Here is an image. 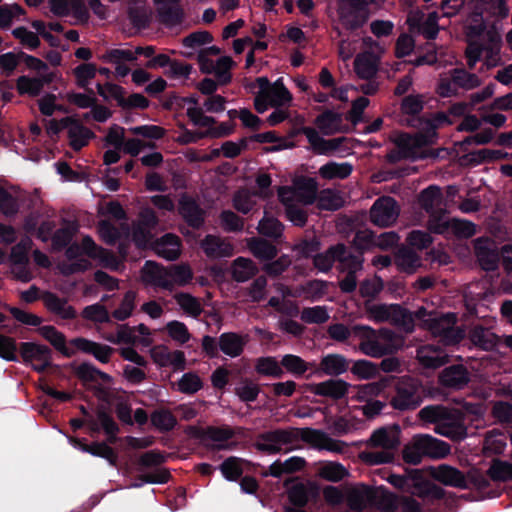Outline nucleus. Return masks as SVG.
<instances>
[{
	"instance_id": "obj_63",
	"label": "nucleus",
	"mask_w": 512,
	"mask_h": 512,
	"mask_svg": "<svg viewBox=\"0 0 512 512\" xmlns=\"http://www.w3.org/2000/svg\"><path fill=\"white\" fill-rule=\"evenodd\" d=\"M320 475L327 481L339 482L348 476L349 472L342 464L329 462L321 468Z\"/></svg>"
},
{
	"instance_id": "obj_30",
	"label": "nucleus",
	"mask_w": 512,
	"mask_h": 512,
	"mask_svg": "<svg viewBox=\"0 0 512 512\" xmlns=\"http://www.w3.org/2000/svg\"><path fill=\"white\" fill-rule=\"evenodd\" d=\"M145 266L150 267L146 274L148 281L152 285L168 291L174 290L169 268H164L163 266H160L151 261H147Z\"/></svg>"
},
{
	"instance_id": "obj_22",
	"label": "nucleus",
	"mask_w": 512,
	"mask_h": 512,
	"mask_svg": "<svg viewBox=\"0 0 512 512\" xmlns=\"http://www.w3.org/2000/svg\"><path fill=\"white\" fill-rule=\"evenodd\" d=\"M375 498L376 493L372 487L360 484L348 491L346 503L352 511L362 512Z\"/></svg>"
},
{
	"instance_id": "obj_61",
	"label": "nucleus",
	"mask_w": 512,
	"mask_h": 512,
	"mask_svg": "<svg viewBox=\"0 0 512 512\" xmlns=\"http://www.w3.org/2000/svg\"><path fill=\"white\" fill-rule=\"evenodd\" d=\"M387 408H390L389 403L372 398L359 407L363 416L368 420L374 419L380 414H389L390 411H386Z\"/></svg>"
},
{
	"instance_id": "obj_7",
	"label": "nucleus",
	"mask_w": 512,
	"mask_h": 512,
	"mask_svg": "<svg viewBox=\"0 0 512 512\" xmlns=\"http://www.w3.org/2000/svg\"><path fill=\"white\" fill-rule=\"evenodd\" d=\"M352 332L361 339L359 349L365 355L380 358L393 352V346L379 341L376 331L370 326L355 325Z\"/></svg>"
},
{
	"instance_id": "obj_49",
	"label": "nucleus",
	"mask_w": 512,
	"mask_h": 512,
	"mask_svg": "<svg viewBox=\"0 0 512 512\" xmlns=\"http://www.w3.org/2000/svg\"><path fill=\"white\" fill-rule=\"evenodd\" d=\"M260 393L258 384L253 383L249 378H242L235 387V394L242 402H254Z\"/></svg>"
},
{
	"instance_id": "obj_29",
	"label": "nucleus",
	"mask_w": 512,
	"mask_h": 512,
	"mask_svg": "<svg viewBox=\"0 0 512 512\" xmlns=\"http://www.w3.org/2000/svg\"><path fill=\"white\" fill-rule=\"evenodd\" d=\"M18 350L25 364L52 358V350L48 346L35 342H21Z\"/></svg>"
},
{
	"instance_id": "obj_34",
	"label": "nucleus",
	"mask_w": 512,
	"mask_h": 512,
	"mask_svg": "<svg viewBox=\"0 0 512 512\" xmlns=\"http://www.w3.org/2000/svg\"><path fill=\"white\" fill-rule=\"evenodd\" d=\"M471 342L486 351L492 350L497 344V336L489 329L476 325L469 332Z\"/></svg>"
},
{
	"instance_id": "obj_31",
	"label": "nucleus",
	"mask_w": 512,
	"mask_h": 512,
	"mask_svg": "<svg viewBox=\"0 0 512 512\" xmlns=\"http://www.w3.org/2000/svg\"><path fill=\"white\" fill-rule=\"evenodd\" d=\"M442 201L443 194L441 188L437 185H429L418 196L419 205L427 214L439 211L440 207L437 208L436 206L440 205Z\"/></svg>"
},
{
	"instance_id": "obj_59",
	"label": "nucleus",
	"mask_w": 512,
	"mask_h": 512,
	"mask_svg": "<svg viewBox=\"0 0 512 512\" xmlns=\"http://www.w3.org/2000/svg\"><path fill=\"white\" fill-rule=\"evenodd\" d=\"M487 474L494 481L512 480V463L496 460L488 469Z\"/></svg>"
},
{
	"instance_id": "obj_42",
	"label": "nucleus",
	"mask_w": 512,
	"mask_h": 512,
	"mask_svg": "<svg viewBox=\"0 0 512 512\" xmlns=\"http://www.w3.org/2000/svg\"><path fill=\"white\" fill-rule=\"evenodd\" d=\"M452 82L458 88L465 90L474 89L480 86L481 81L476 74L466 71L464 68H454L450 71Z\"/></svg>"
},
{
	"instance_id": "obj_41",
	"label": "nucleus",
	"mask_w": 512,
	"mask_h": 512,
	"mask_svg": "<svg viewBox=\"0 0 512 512\" xmlns=\"http://www.w3.org/2000/svg\"><path fill=\"white\" fill-rule=\"evenodd\" d=\"M337 262L340 264V271L357 274V272L363 269L364 257L359 251L358 253H352L344 244L343 254Z\"/></svg>"
},
{
	"instance_id": "obj_26",
	"label": "nucleus",
	"mask_w": 512,
	"mask_h": 512,
	"mask_svg": "<svg viewBox=\"0 0 512 512\" xmlns=\"http://www.w3.org/2000/svg\"><path fill=\"white\" fill-rule=\"evenodd\" d=\"M343 251L344 243L331 245L325 252H318L313 256V266L319 272L328 273L343 254Z\"/></svg>"
},
{
	"instance_id": "obj_2",
	"label": "nucleus",
	"mask_w": 512,
	"mask_h": 512,
	"mask_svg": "<svg viewBox=\"0 0 512 512\" xmlns=\"http://www.w3.org/2000/svg\"><path fill=\"white\" fill-rule=\"evenodd\" d=\"M391 381L393 392L390 395L389 406L393 410L405 412L417 409L422 401V384L420 380L411 376H403L400 378L386 377L377 385H368L365 387L370 393L378 394L380 392L379 385L386 386V382Z\"/></svg>"
},
{
	"instance_id": "obj_44",
	"label": "nucleus",
	"mask_w": 512,
	"mask_h": 512,
	"mask_svg": "<svg viewBox=\"0 0 512 512\" xmlns=\"http://www.w3.org/2000/svg\"><path fill=\"white\" fill-rule=\"evenodd\" d=\"M255 370L258 374L270 376L273 378H281L284 371L281 367V361L278 362L275 357H260L256 361Z\"/></svg>"
},
{
	"instance_id": "obj_56",
	"label": "nucleus",
	"mask_w": 512,
	"mask_h": 512,
	"mask_svg": "<svg viewBox=\"0 0 512 512\" xmlns=\"http://www.w3.org/2000/svg\"><path fill=\"white\" fill-rule=\"evenodd\" d=\"M300 317L307 324H323L330 318L325 306L306 307Z\"/></svg>"
},
{
	"instance_id": "obj_64",
	"label": "nucleus",
	"mask_w": 512,
	"mask_h": 512,
	"mask_svg": "<svg viewBox=\"0 0 512 512\" xmlns=\"http://www.w3.org/2000/svg\"><path fill=\"white\" fill-rule=\"evenodd\" d=\"M168 335L176 342L185 344L190 340L191 334L187 326L180 321L172 320L166 324Z\"/></svg>"
},
{
	"instance_id": "obj_54",
	"label": "nucleus",
	"mask_w": 512,
	"mask_h": 512,
	"mask_svg": "<svg viewBox=\"0 0 512 512\" xmlns=\"http://www.w3.org/2000/svg\"><path fill=\"white\" fill-rule=\"evenodd\" d=\"M80 247L82 253L86 254L91 258H100L101 260H108V258L114 259L112 253L98 246L92 239V237H90L89 235H86L82 238Z\"/></svg>"
},
{
	"instance_id": "obj_52",
	"label": "nucleus",
	"mask_w": 512,
	"mask_h": 512,
	"mask_svg": "<svg viewBox=\"0 0 512 512\" xmlns=\"http://www.w3.org/2000/svg\"><path fill=\"white\" fill-rule=\"evenodd\" d=\"M484 6V11L491 17L497 20H504L510 14L508 0H487L480 1Z\"/></svg>"
},
{
	"instance_id": "obj_53",
	"label": "nucleus",
	"mask_w": 512,
	"mask_h": 512,
	"mask_svg": "<svg viewBox=\"0 0 512 512\" xmlns=\"http://www.w3.org/2000/svg\"><path fill=\"white\" fill-rule=\"evenodd\" d=\"M97 92L104 100H108L109 98L114 99L119 107L124 103L126 91L118 84L107 82L102 85L101 83H98Z\"/></svg>"
},
{
	"instance_id": "obj_19",
	"label": "nucleus",
	"mask_w": 512,
	"mask_h": 512,
	"mask_svg": "<svg viewBox=\"0 0 512 512\" xmlns=\"http://www.w3.org/2000/svg\"><path fill=\"white\" fill-rule=\"evenodd\" d=\"M45 308L52 314L63 320H73L77 317V311L71 305H68L66 298L59 297L56 293L46 291L42 295Z\"/></svg>"
},
{
	"instance_id": "obj_21",
	"label": "nucleus",
	"mask_w": 512,
	"mask_h": 512,
	"mask_svg": "<svg viewBox=\"0 0 512 512\" xmlns=\"http://www.w3.org/2000/svg\"><path fill=\"white\" fill-rule=\"evenodd\" d=\"M351 362L352 360L347 359L342 354H327L321 358L315 373L321 372L327 376L338 377L349 370Z\"/></svg>"
},
{
	"instance_id": "obj_43",
	"label": "nucleus",
	"mask_w": 512,
	"mask_h": 512,
	"mask_svg": "<svg viewBox=\"0 0 512 512\" xmlns=\"http://www.w3.org/2000/svg\"><path fill=\"white\" fill-rule=\"evenodd\" d=\"M267 97H269L270 106L274 108H279L292 101V94L284 85L282 78L277 79L272 84V88Z\"/></svg>"
},
{
	"instance_id": "obj_25",
	"label": "nucleus",
	"mask_w": 512,
	"mask_h": 512,
	"mask_svg": "<svg viewBox=\"0 0 512 512\" xmlns=\"http://www.w3.org/2000/svg\"><path fill=\"white\" fill-rule=\"evenodd\" d=\"M74 446L80 448L82 451L87 452L93 456L106 459L111 465H115L117 461V454L114 449L106 442H93L91 444L84 443V439L71 438Z\"/></svg>"
},
{
	"instance_id": "obj_32",
	"label": "nucleus",
	"mask_w": 512,
	"mask_h": 512,
	"mask_svg": "<svg viewBox=\"0 0 512 512\" xmlns=\"http://www.w3.org/2000/svg\"><path fill=\"white\" fill-rule=\"evenodd\" d=\"M257 272L258 268L251 259L238 257L232 263L231 274L236 282H246L253 278Z\"/></svg>"
},
{
	"instance_id": "obj_14",
	"label": "nucleus",
	"mask_w": 512,
	"mask_h": 512,
	"mask_svg": "<svg viewBox=\"0 0 512 512\" xmlns=\"http://www.w3.org/2000/svg\"><path fill=\"white\" fill-rule=\"evenodd\" d=\"M70 345L84 354L93 356L102 364L108 363L111 359V356L116 351L115 348L109 345L95 342L84 337H76L71 339Z\"/></svg>"
},
{
	"instance_id": "obj_4",
	"label": "nucleus",
	"mask_w": 512,
	"mask_h": 512,
	"mask_svg": "<svg viewBox=\"0 0 512 512\" xmlns=\"http://www.w3.org/2000/svg\"><path fill=\"white\" fill-rule=\"evenodd\" d=\"M450 452L451 447L447 442L428 434H419L404 448L403 459L408 464L418 465L424 457L442 459Z\"/></svg>"
},
{
	"instance_id": "obj_45",
	"label": "nucleus",
	"mask_w": 512,
	"mask_h": 512,
	"mask_svg": "<svg viewBox=\"0 0 512 512\" xmlns=\"http://www.w3.org/2000/svg\"><path fill=\"white\" fill-rule=\"evenodd\" d=\"M317 197V183L313 178H303L297 183L296 198L305 205H312Z\"/></svg>"
},
{
	"instance_id": "obj_50",
	"label": "nucleus",
	"mask_w": 512,
	"mask_h": 512,
	"mask_svg": "<svg viewBox=\"0 0 512 512\" xmlns=\"http://www.w3.org/2000/svg\"><path fill=\"white\" fill-rule=\"evenodd\" d=\"M137 293L134 290H128L120 303V306L112 312V317L118 321L128 319L135 308Z\"/></svg>"
},
{
	"instance_id": "obj_13",
	"label": "nucleus",
	"mask_w": 512,
	"mask_h": 512,
	"mask_svg": "<svg viewBox=\"0 0 512 512\" xmlns=\"http://www.w3.org/2000/svg\"><path fill=\"white\" fill-rule=\"evenodd\" d=\"M474 251L481 268L494 271L499 265V252L494 243L487 237H479L474 241Z\"/></svg>"
},
{
	"instance_id": "obj_18",
	"label": "nucleus",
	"mask_w": 512,
	"mask_h": 512,
	"mask_svg": "<svg viewBox=\"0 0 512 512\" xmlns=\"http://www.w3.org/2000/svg\"><path fill=\"white\" fill-rule=\"evenodd\" d=\"M431 477L445 486L456 488H466V477L462 471L456 467L440 464L437 467H432L430 472Z\"/></svg>"
},
{
	"instance_id": "obj_12",
	"label": "nucleus",
	"mask_w": 512,
	"mask_h": 512,
	"mask_svg": "<svg viewBox=\"0 0 512 512\" xmlns=\"http://www.w3.org/2000/svg\"><path fill=\"white\" fill-rule=\"evenodd\" d=\"M62 126L68 127L67 134L69 145L74 151H80L83 147L88 145L91 139L95 138L94 132L84 126L81 121L74 116L62 118Z\"/></svg>"
},
{
	"instance_id": "obj_20",
	"label": "nucleus",
	"mask_w": 512,
	"mask_h": 512,
	"mask_svg": "<svg viewBox=\"0 0 512 512\" xmlns=\"http://www.w3.org/2000/svg\"><path fill=\"white\" fill-rule=\"evenodd\" d=\"M249 341V336L236 332H224L218 337L220 351L231 358L239 357Z\"/></svg>"
},
{
	"instance_id": "obj_16",
	"label": "nucleus",
	"mask_w": 512,
	"mask_h": 512,
	"mask_svg": "<svg viewBox=\"0 0 512 512\" xmlns=\"http://www.w3.org/2000/svg\"><path fill=\"white\" fill-rule=\"evenodd\" d=\"M186 432L191 438L201 442L208 440L213 442H225L235 436L234 430L227 425L221 427L208 426L206 428L191 425L187 427Z\"/></svg>"
},
{
	"instance_id": "obj_1",
	"label": "nucleus",
	"mask_w": 512,
	"mask_h": 512,
	"mask_svg": "<svg viewBox=\"0 0 512 512\" xmlns=\"http://www.w3.org/2000/svg\"><path fill=\"white\" fill-rule=\"evenodd\" d=\"M299 439L330 452L341 453L346 446L343 441L331 438L322 430L289 427L265 431L259 434L255 447L257 450L267 454H278L282 451L283 445L293 444Z\"/></svg>"
},
{
	"instance_id": "obj_33",
	"label": "nucleus",
	"mask_w": 512,
	"mask_h": 512,
	"mask_svg": "<svg viewBox=\"0 0 512 512\" xmlns=\"http://www.w3.org/2000/svg\"><path fill=\"white\" fill-rule=\"evenodd\" d=\"M388 322L406 333H412L414 331L413 314L400 304H393Z\"/></svg>"
},
{
	"instance_id": "obj_62",
	"label": "nucleus",
	"mask_w": 512,
	"mask_h": 512,
	"mask_svg": "<svg viewBox=\"0 0 512 512\" xmlns=\"http://www.w3.org/2000/svg\"><path fill=\"white\" fill-rule=\"evenodd\" d=\"M96 73V65L92 63L80 64L73 70L78 87L83 89H87L89 81L95 78Z\"/></svg>"
},
{
	"instance_id": "obj_38",
	"label": "nucleus",
	"mask_w": 512,
	"mask_h": 512,
	"mask_svg": "<svg viewBox=\"0 0 512 512\" xmlns=\"http://www.w3.org/2000/svg\"><path fill=\"white\" fill-rule=\"evenodd\" d=\"M151 424L160 432H169L177 425V419L173 413L164 407L155 409L150 415Z\"/></svg>"
},
{
	"instance_id": "obj_37",
	"label": "nucleus",
	"mask_w": 512,
	"mask_h": 512,
	"mask_svg": "<svg viewBox=\"0 0 512 512\" xmlns=\"http://www.w3.org/2000/svg\"><path fill=\"white\" fill-rule=\"evenodd\" d=\"M64 226L57 229L52 235L51 241L55 251H62L72 241L78 227L74 222L64 221Z\"/></svg>"
},
{
	"instance_id": "obj_17",
	"label": "nucleus",
	"mask_w": 512,
	"mask_h": 512,
	"mask_svg": "<svg viewBox=\"0 0 512 512\" xmlns=\"http://www.w3.org/2000/svg\"><path fill=\"white\" fill-rule=\"evenodd\" d=\"M178 211L184 221L192 229H200L205 222V212L197 203V201L187 195L179 200Z\"/></svg>"
},
{
	"instance_id": "obj_23",
	"label": "nucleus",
	"mask_w": 512,
	"mask_h": 512,
	"mask_svg": "<svg viewBox=\"0 0 512 512\" xmlns=\"http://www.w3.org/2000/svg\"><path fill=\"white\" fill-rule=\"evenodd\" d=\"M49 5L51 12L57 16H67L71 11L81 21H87L89 18L83 0H49Z\"/></svg>"
},
{
	"instance_id": "obj_28",
	"label": "nucleus",
	"mask_w": 512,
	"mask_h": 512,
	"mask_svg": "<svg viewBox=\"0 0 512 512\" xmlns=\"http://www.w3.org/2000/svg\"><path fill=\"white\" fill-rule=\"evenodd\" d=\"M40 335L46 339L63 356L71 358L75 355V350L67 347L65 335L58 331L52 325L41 326L38 329Z\"/></svg>"
},
{
	"instance_id": "obj_8",
	"label": "nucleus",
	"mask_w": 512,
	"mask_h": 512,
	"mask_svg": "<svg viewBox=\"0 0 512 512\" xmlns=\"http://www.w3.org/2000/svg\"><path fill=\"white\" fill-rule=\"evenodd\" d=\"M399 206L390 196L378 198L370 209V220L379 227H388L398 218Z\"/></svg>"
},
{
	"instance_id": "obj_51",
	"label": "nucleus",
	"mask_w": 512,
	"mask_h": 512,
	"mask_svg": "<svg viewBox=\"0 0 512 512\" xmlns=\"http://www.w3.org/2000/svg\"><path fill=\"white\" fill-rule=\"evenodd\" d=\"M351 363L349 370L359 379H372L378 375V365L371 361L360 359Z\"/></svg>"
},
{
	"instance_id": "obj_36",
	"label": "nucleus",
	"mask_w": 512,
	"mask_h": 512,
	"mask_svg": "<svg viewBox=\"0 0 512 512\" xmlns=\"http://www.w3.org/2000/svg\"><path fill=\"white\" fill-rule=\"evenodd\" d=\"M353 171V166L348 163H337L334 161L327 162L322 165L319 169V175L323 179H346L348 178Z\"/></svg>"
},
{
	"instance_id": "obj_48",
	"label": "nucleus",
	"mask_w": 512,
	"mask_h": 512,
	"mask_svg": "<svg viewBox=\"0 0 512 512\" xmlns=\"http://www.w3.org/2000/svg\"><path fill=\"white\" fill-rule=\"evenodd\" d=\"M242 463L240 458L230 456L221 463L219 468L228 481H237L243 474Z\"/></svg>"
},
{
	"instance_id": "obj_10",
	"label": "nucleus",
	"mask_w": 512,
	"mask_h": 512,
	"mask_svg": "<svg viewBox=\"0 0 512 512\" xmlns=\"http://www.w3.org/2000/svg\"><path fill=\"white\" fill-rule=\"evenodd\" d=\"M470 380V372L463 364L446 366L438 376V382L442 387L454 391L464 389L469 384Z\"/></svg>"
},
{
	"instance_id": "obj_27",
	"label": "nucleus",
	"mask_w": 512,
	"mask_h": 512,
	"mask_svg": "<svg viewBox=\"0 0 512 512\" xmlns=\"http://www.w3.org/2000/svg\"><path fill=\"white\" fill-rule=\"evenodd\" d=\"M181 239L173 234L166 233L155 243V251L166 260L174 261L180 255Z\"/></svg>"
},
{
	"instance_id": "obj_5",
	"label": "nucleus",
	"mask_w": 512,
	"mask_h": 512,
	"mask_svg": "<svg viewBox=\"0 0 512 512\" xmlns=\"http://www.w3.org/2000/svg\"><path fill=\"white\" fill-rule=\"evenodd\" d=\"M399 427L394 429L385 427L374 431L369 439V444L373 447H381L383 451H372L364 454V459L370 464L390 463L394 459L392 450L396 449L399 444Z\"/></svg>"
},
{
	"instance_id": "obj_9",
	"label": "nucleus",
	"mask_w": 512,
	"mask_h": 512,
	"mask_svg": "<svg viewBox=\"0 0 512 512\" xmlns=\"http://www.w3.org/2000/svg\"><path fill=\"white\" fill-rule=\"evenodd\" d=\"M425 106L424 96L421 94H410L404 96L400 104L401 113L406 116L402 123L408 127L419 128L424 123L431 125L429 120L421 117Z\"/></svg>"
},
{
	"instance_id": "obj_6",
	"label": "nucleus",
	"mask_w": 512,
	"mask_h": 512,
	"mask_svg": "<svg viewBox=\"0 0 512 512\" xmlns=\"http://www.w3.org/2000/svg\"><path fill=\"white\" fill-rule=\"evenodd\" d=\"M337 12L340 23L348 31L360 29L369 19V11L361 0H343Z\"/></svg>"
},
{
	"instance_id": "obj_47",
	"label": "nucleus",
	"mask_w": 512,
	"mask_h": 512,
	"mask_svg": "<svg viewBox=\"0 0 512 512\" xmlns=\"http://www.w3.org/2000/svg\"><path fill=\"white\" fill-rule=\"evenodd\" d=\"M250 250L260 260H273L278 253L276 246L265 239H254Z\"/></svg>"
},
{
	"instance_id": "obj_46",
	"label": "nucleus",
	"mask_w": 512,
	"mask_h": 512,
	"mask_svg": "<svg viewBox=\"0 0 512 512\" xmlns=\"http://www.w3.org/2000/svg\"><path fill=\"white\" fill-rule=\"evenodd\" d=\"M174 299L181 309L194 318H198L203 309L199 300L186 292H179L174 295Z\"/></svg>"
},
{
	"instance_id": "obj_40",
	"label": "nucleus",
	"mask_w": 512,
	"mask_h": 512,
	"mask_svg": "<svg viewBox=\"0 0 512 512\" xmlns=\"http://www.w3.org/2000/svg\"><path fill=\"white\" fill-rule=\"evenodd\" d=\"M314 364L298 355L286 354L281 358V367L296 378L303 376Z\"/></svg>"
},
{
	"instance_id": "obj_15",
	"label": "nucleus",
	"mask_w": 512,
	"mask_h": 512,
	"mask_svg": "<svg viewBox=\"0 0 512 512\" xmlns=\"http://www.w3.org/2000/svg\"><path fill=\"white\" fill-rule=\"evenodd\" d=\"M350 386L351 385L343 379L330 378L323 382L312 384L310 386V392L316 396L330 398L337 402L348 395Z\"/></svg>"
},
{
	"instance_id": "obj_58",
	"label": "nucleus",
	"mask_w": 512,
	"mask_h": 512,
	"mask_svg": "<svg viewBox=\"0 0 512 512\" xmlns=\"http://www.w3.org/2000/svg\"><path fill=\"white\" fill-rule=\"evenodd\" d=\"M82 317L95 323H109L111 321L108 310L99 303L86 306L82 311Z\"/></svg>"
},
{
	"instance_id": "obj_3",
	"label": "nucleus",
	"mask_w": 512,
	"mask_h": 512,
	"mask_svg": "<svg viewBox=\"0 0 512 512\" xmlns=\"http://www.w3.org/2000/svg\"><path fill=\"white\" fill-rule=\"evenodd\" d=\"M419 418L424 422L437 424L436 432L454 441L462 440L467 435L462 424V414L456 409L442 405H428L419 411Z\"/></svg>"
},
{
	"instance_id": "obj_39",
	"label": "nucleus",
	"mask_w": 512,
	"mask_h": 512,
	"mask_svg": "<svg viewBox=\"0 0 512 512\" xmlns=\"http://www.w3.org/2000/svg\"><path fill=\"white\" fill-rule=\"evenodd\" d=\"M342 123V115L330 109H326L315 119V125L325 135H331L338 131V127Z\"/></svg>"
},
{
	"instance_id": "obj_11",
	"label": "nucleus",
	"mask_w": 512,
	"mask_h": 512,
	"mask_svg": "<svg viewBox=\"0 0 512 512\" xmlns=\"http://www.w3.org/2000/svg\"><path fill=\"white\" fill-rule=\"evenodd\" d=\"M157 6V20L166 28H174L181 25L185 13L180 5V0H153Z\"/></svg>"
},
{
	"instance_id": "obj_57",
	"label": "nucleus",
	"mask_w": 512,
	"mask_h": 512,
	"mask_svg": "<svg viewBox=\"0 0 512 512\" xmlns=\"http://www.w3.org/2000/svg\"><path fill=\"white\" fill-rule=\"evenodd\" d=\"M284 225L274 217L263 218L258 225V231L261 235L278 239L282 236Z\"/></svg>"
},
{
	"instance_id": "obj_35",
	"label": "nucleus",
	"mask_w": 512,
	"mask_h": 512,
	"mask_svg": "<svg viewBox=\"0 0 512 512\" xmlns=\"http://www.w3.org/2000/svg\"><path fill=\"white\" fill-rule=\"evenodd\" d=\"M395 264L399 271L413 274L421 266V258L411 249H401L395 256Z\"/></svg>"
},
{
	"instance_id": "obj_60",
	"label": "nucleus",
	"mask_w": 512,
	"mask_h": 512,
	"mask_svg": "<svg viewBox=\"0 0 512 512\" xmlns=\"http://www.w3.org/2000/svg\"><path fill=\"white\" fill-rule=\"evenodd\" d=\"M128 19L137 29H146L150 25V14L144 6H131L127 11Z\"/></svg>"
},
{
	"instance_id": "obj_24",
	"label": "nucleus",
	"mask_w": 512,
	"mask_h": 512,
	"mask_svg": "<svg viewBox=\"0 0 512 512\" xmlns=\"http://www.w3.org/2000/svg\"><path fill=\"white\" fill-rule=\"evenodd\" d=\"M201 249L204 251L208 258H221L231 256L233 247L231 244L225 242L220 237L208 234L200 243Z\"/></svg>"
},
{
	"instance_id": "obj_55",
	"label": "nucleus",
	"mask_w": 512,
	"mask_h": 512,
	"mask_svg": "<svg viewBox=\"0 0 512 512\" xmlns=\"http://www.w3.org/2000/svg\"><path fill=\"white\" fill-rule=\"evenodd\" d=\"M16 89L20 95L37 97L42 92V84L37 78L22 75L16 80Z\"/></svg>"
}]
</instances>
